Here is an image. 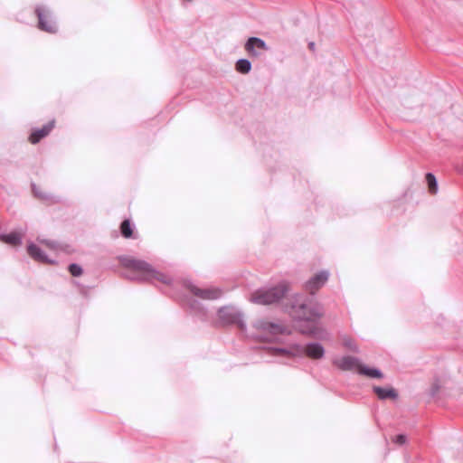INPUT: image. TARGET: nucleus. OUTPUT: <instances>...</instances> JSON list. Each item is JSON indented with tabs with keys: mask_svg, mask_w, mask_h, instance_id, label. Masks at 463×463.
Returning a JSON list of instances; mask_svg holds the SVG:
<instances>
[{
	"mask_svg": "<svg viewBox=\"0 0 463 463\" xmlns=\"http://www.w3.org/2000/svg\"><path fill=\"white\" fill-rule=\"evenodd\" d=\"M38 241L50 250L57 251L59 249L58 243L53 241L38 239Z\"/></svg>",
	"mask_w": 463,
	"mask_h": 463,
	"instance_id": "obj_20",
	"label": "nucleus"
},
{
	"mask_svg": "<svg viewBox=\"0 0 463 463\" xmlns=\"http://www.w3.org/2000/svg\"><path fill=\"white\" fill-rule=\"evenodd\" d=\"M53 127L54 121H51L45 126H43L42 128L34 130L29 137L30 142L32 144L38 143L42 138L46 137L51 132Z\"/></svg>",
	"mask_w": 463,
	"mask_h": 463,
	"instance_id": "obj_13",
	"label": "nucleus"
},
{
	"mask_svg": "<svg viewBox=\"0 0 463 463\" xmlns=\"http://www.w3.org/2000/svg\"><path fill=\"white\" fill-rule=\"evenodd\" d=\"M39 20V28L47 33H55L57 26L55 22L52 21V15L44 7L39 6L35 10Z\"/></svg>",
	"mask_w": 463,
	"mask_h": 463,
	"instance_id": "obj_7",
	"label": "nucleus"
},
{
	"mask_svg": "<svg viewBox=\"0 0 463 463\" xmlns=\"http://www.w3.org/2000/svg\"><path fill=\"white\" fill-rule=\"evenodd\" d=\"M274 355H285L288 357H307L318 360L324 357L325 348L319 343H309L306 345L294 344L287 348H273L271 350Z\"/></svg>",
	"mask_w": 463,
	"mask_h": 463,
	"instance_id": "obj_3",
	"label": "nucleus"
},
{
	"mask_svg": "<svg viewBox=\"0 0 463 463\" xmlns=\"http://www.w3.org/2000/svg\"><path fill=\"white\" fill-rule=\"evenodd\" d=\"M189 288L195 296L203 299H217L222 297V290L218 288H199L194 285H189Z\"/></svg>",
	"mask_w": 463,
	"mask_h": 463,
	"instance_id": "obj_9",
	"label": "nucleus"
},
{
	"mask_svg": "<svg viewBox=\"0 0 463 463\" xmlns=\"http://www.w3.org/2000/svg\"><path fill=\"white\" fill-rule=\"evenodd\" d=\"M0 240L11 246H18L22 244L23 233L12 232L10 233L1 234Z\"/></svg>",
	"mask_w": 463,
	"mask_h": 463,
	"instance_id": "obj_14",
	"label": "nucleus"
},
{
	"mask_svg": "<svg viewBox=\"0 0 463 463\" xmlns=\"http://www.w3.org/2000/svg\"><path fill=\"white\" fill-rule=\"evenodd\" d=\"M438 390H439V386H438V385H436V386L434 387V390H433V392H432V394H435V393L438 392Z\"/></svg>",
	"mask_w": 463,
	"mask_h": 463,
	"instance_id": "obj_25",
	"label": "nucleus"
},
{
	"mask_svg": "<svg viewBox=\"0 0 463 463\" xmlns=\"http://www.w3.org/2000/svg\"><path fill=\"white\" fill-rule=\"evenodd\" d=\"M121 233L125 238H130L132 235V228L130 222L128 220H125L120 226Z\"/></svg>",
	"mask_w": 463,
	"mask_h": 463,
	"instance_id": "obj_19",
	"label": "nucleus"
},
{
	"mask_svg": "<svg viewBox=\"0 0 463 463\" xmlns=\"http://www.w3.org/2000/svg\"><path fill=\"white\" fill-rule=\"evenodd\" d=\"M118 260L121 265L128 269L126 277L131 280L150 281L156 279L165 284H169L171 282V279L169 277L156 270L146 260L130 256H120Z\"/></svg>",
	"mask_w": 463,
	"mask_h": 463,
	"instance_id": "obj_2",
	"label": "nucleus"
},
{
	"mask_svg": "<svg viewBox=\"0 0 463 463\" xmlns=\"http://www.w3.org/2000/svg\"><path fill=\"white\" fill-rule=\"evenodd\" d=\"M393 442H395L399 445H402L406 442V436L403 434H399V435L395 436V438L393 439Z\"/></svg>",
	"mask_w": 463,
	"mask_h": 463,
	"instance_id": "obj_24",
	"label": "nucleus"
},
{
	"mask_svg": "<svg viewBox=\"0 0 463 463\" xmlns=\"http://www.w3.org/2000/svg\"><path fill=\"white\" fill-rule=\"evenodd\" d=\"M330 273L328 270H320L312 276L305 284V288L311 294L322 288L328 280Z\"/></svg>",
	"mask_w": 463,
	"mask_h": 463,
	"instance_id": "obj_8",
	"label": "nucleus"
},
{
	"mask_svg": "<svg viewBox=\"0 0 463 463\" xmlns=\"http://www.w3.org/2000/svg\"><path fill=\"white\" fill-rule=\"evenodd\" d=\"M250 69H251V63L247 59H240L236 62V70H237V71H239L241 73L246 74V73L250 72Z\"/></svg>",
	"mask_w": 463,
	"mask_h": 463,
	"instance_id": "obj_17",
	"label": "nucleus"
},
{
	"mask_svg": "<svg viewBox=\"0 0 463 463\" xmlns=\"http://www.w3.org/2000/svg\"><path fill=\"white\" fill-rule=\"evenodd\" d=\"M218 317L222 324H238L241 329L245 327L242 314L235 307H221L218 311Z\"/></svg>",
	"mask_w": 463,
	"mask_h": 463,
	"instance_id": "obj_6",
	"label": "nucleus"
},
{
	"mask_svg": "<svg viewBox=\"0 0 463 463\" xmlns=\"http://www.w3.org/2000/svg\"><path fill=\"white\" fill-rule=\"evenodd\" d=\"M359 374L366 376L368 378L372 379H382L383 378V373L380 369L377 368H371L367 365H364L362 364V365L359 366Z\"/></svg>",
	"mask_w": 463,
	"mask_h": 463,
	"instance_id": "obj_16",
	"label": "nucleus"
},
{
	"mask_svg": "<svg viewBox=\"0 0 463 463\" xmlns=\"http://www.w3.org/2000/svg\"><path fill=\"white\" fill-rule=\"evenodd\" d=\"M256 329V337L262 341H277L279 336L289 334L287 326L265 319H260L253 325Z\"/></svg>",
	"mask_w": 463,
	"mask_h": 463,
	"instance_id": "obj_5",
	"label": "nucleus"
},
{
	"mask_svg": "<svg viewBox=\"0 0 463 463\" xmlns=\"http://www.w3.org/2000/svg\"><path fill=\"white\" fill-rule=\"evenodd\" d=\"M289 314L294 319L307 324V326H299V330L303 334L321 337L320 330L315 323V320L323 315V307L319 303L302 295H296L291 299Z\"/></svg>",
	"mask_w": 463,
	"mask_h": 463,
	"instance_id": "obj_1",
	"label": "nucleus"
},
{
	"mask_svg": "<svg viewBox=\"0 0 463 463\" xmlns=\"http://www.w3.org/2000/svg\"><path fill=\"white\" fill-rule=\"evenodd\" d=\"M288 290V287L285 282L279 283L269 288L256 290L251 294L250 300L257 305H270L279 301Z\"/></svg>",
	"mask_w": 463,
	"mask_h": 463,
	"instance_id": "obj_4",
	"label": "nucleus"
},
{
	"mask_svg": "<svg viewBox=\"0 0 463 463\" xmlns=\"http://www.w3.org/2000/svg\"><path fill=\"white\" fill-rule=\"evenodd\" d=\"M373 390L377 395V397L381 400L396 399L398 396L396 391L391 387L385 388L380 386H373Z\"/></svg>",
	"mask_w": 463,
	"mask_h": 463,
	"instance_id": "obj_15",
	"label": "nucleus"
},
{
	"mask_svg": "<svg viewBox=\"0 0 463 463\" xmlns=\"http://www.w3.org/2000/svg\"><path fill=\"white\" fill-rule=\"evenodd\" d=\"M245 49L249 53L259 56L260 54V51L268 50V46L263 40L258 37H250L245 44Z\"/></svg>",
	"mask_w": 463,
	"mask_h": 463,
	"instance_id": "obj_11",
	"label": "nucleus"
},
{
	"mask_svg": "<svg viewBox=\"0 0 463 463\" xmlns=\"http://www.w3.org/2000/svg\"><path fill=\"white\" fill-rule=\"evenodd\" d=\"M426 181L429 186V190L431 194H436L438 191V183L436 177L431 173L426 175Z\"/></svg>",
	"mask_w": 463,
	"mask_h": 463,
	"instance_id": "obj_18",
	"label": "nucleus"
},
{
	"mask_svg": "<svg viewBox=\"0 0 463 463\" xmlns=\"http://www.w3.org/2000/svg\"><path fill=\"white\" fill-rule=\"evenodd\" d=\"M314 46H315V43H310L309 47H310L311 49H314Z\"/></svg>",
	"mask_w": 463,
	"mask_h": 463,
	"instance_id": "obj_26",
	"label": "nucleus"
},
{
	"mask_svg": "<svg viewBox=\"0 0 463 463\" xmlns=\"http://www.w3.org/2000/svg\"><path fill=\"white\" fill-rule=\"evenodd\" d=\"M343 345L350 351L358 352V347L356 344L349 337L345 336L343 338Z\"/></svg>",
	"mask_w": 463,
	"mask_h": 463,
	"instance_id": "obj_21",
	"label": "nucleus"
},
{
	"mask_svg": "<svg viewBox=\"0 0 463 463\" xmlns=\"http://www.w3.org/2000/svg\"><path fill=\"white\" fill-rule=\"evenodd\" d=\"M69 270H70L71 274L74 277H79L82 274V269L78 264H74V263L71 264L69 266Z\"/></svg>",
	"mask_w": 463,
	"mask_h": 463,
	"instance_id": "obj_22",
	"label": "nucleus"
},
{
	"mask_svg": "<svg viewBox=\"0 0 463 463\" xmlns=\"http://www.w3.org/2000/svg\"><path fill=\"white\" fill-rule=\"evenodd\" d=\"M334 364H335L338 368L345 371L357 369L358 373L359 366L362 365L358 358L349 355L335 358L334 360Z\"/></svg>",
	"mask_w": 463,
	"mask_h": 463,
	"instance_id": "obj_10",
	"label": "nucleus"
},
{
	"mask_svg": "<svg viewBox=\"0 0 463 463\" xmlns=\"http://www.w3.org/2000/svg\"><path fill=\"white\" fill-rule=\"evenodd\" d=\"M33 192L35 196H37L43 200H49L51 198L48 194L41 193V191H39V189L34 184L33 185Z\"/></svg>",
	"mask_w": 463,
	"mask_h": 463,
	"instance_id": "obj_23",
	"label": "nucleus"
},
{
	"mask_svg": "<svg viewBox=\"0 0 463 463\" xmlns=\"http://www.w3.org/2000/svg\"><path fill=\"white\" fill-rule=\"evenodd\" d=\"M28 254L35 260L45 262V263H52L53 260H50L47 256V254L35 243H29L27 247Z\"/></svg>",
	"mask_w": 463,
	"mask_h": 463,
	"instance_id": "obj_12",
	"label": "nucleus"
}]
</instances>
